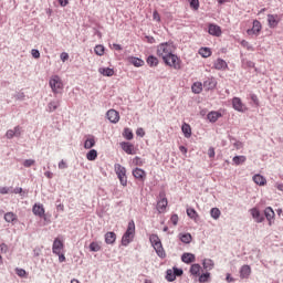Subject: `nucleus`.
I'll list each match as a JSON object with an SVG mask.
<instances>
[{"label": "nucleus", "instance_id": "obj_1", "mask_svg": "<svg viewBox=\"0 0 283 283\" xmlns=\"http://www.w3.org/2000/svg\"><path fill=\"white\" fill-rule=\"evenodd\" d=\"M176 52V45L174 42H164L157 45L156 54L159 59H163L164 63L174 70H180V59L174 54Z\"/></svg>", "mask_w": 283, "mask_h": 283}, {"label": "nucleus", "instance_id": "obj_12", "mask_svg": "<svg viewBox=\"0 0 283 283\" xmlns=\"http://www.w3.org/2000/svg\"><path fill=\"white\" fill-rule=\"evenodd\" d=\"M33 214L45 220V208L42 203H35L32 208Z\"/></svg>", "mask_w": 283, "mask_h": 283}, {"label": "nucleus", "instance_id": "obj_8", "mask_svg": "<svg viewBox=\"0 0 283 283\" xmlns=\"http://www.w3.org/2000/svg\"><path fill=\"white\" fill-rule=\"evenodd\" d=\"M63 249H65V245L63 244L61 239H59V238L54 239L53 247H52L53 253L55 255H61V253H63Z\"/></svg>", "mask_w": 283, "mask_h": 283}, {"label": "nucleus", "instance_id": "obj_20", "mask_svg": "<svg viewBox=\"0 0 283 283\" xmlns=\"http://www.w3.org/2000/svg\"><path fill=\"white\" fill-rule=\"evenodd\" d=\"M207 118L209 123H218V119L222 118V113L218 111H211L210 113H208Z\"/></svg>", "mask_w": 283, "mask_h": 283}, {"label": "nucleus", "instance_id": "obj_32", "mask_svg": "<svg viewBox=\"0 0 283 283\" xmlns=\"http://www.w3.org/2000/svg\"><path fill=\"white\" fill-rule=\"evenodd\" d=\"M179 239L181 240V242H184V244H190L192 237L190 233H180Z\"/></svg>", "mask_w": 283, "mask_h": 283}, {"label": "nucleus", "instance_id": "obj_42", "mask_svg": "<svg viewBox=\"0 0 283 283\" xmlns=\"http://www.w3.org/2000/svg\"><path fill=\"white\" fill-rule=\"evenodd\" d=\"M4 220L6 222H14V220H17V216L14 214V212H7L4 214Z\"/></svg>", "mask_w": 283, "mask_h": 283}, {"label": "nucleus", "instance_id": "obj_52", "mask_svg": "<svg viewBox=\"0 0 283 283\" xmlns=\"http://www.w3.org/2000/svg\"><path fill=\"white\" fill-rule=\"evenodd\" d=\"M178 220H179L178 214H172L170 217V222H171V224H174V227H176L178 224Z\"/></svg>", "mask_w": 283, "mask_h": 283}, {"label": "nucleus", "instance_id": "obj_24", "mask_svg": "<svg viewBox=\"0 0 283 283\" xmlns=\"http://www.w3.org/2000/svg\"><path fill=\"white\" fill-rule=\"evenodd\" d=\"M181 260L185 264H191V262H196V255L191 253H184Z\"/></svg>", "mask_w": 283, "mask_h": 283}, {"label": "nucleus", "instance_id": "obj_53", "mask_svg": "<svg viewBox=\"0 0 283 283\" xmlns=\"http://www.w3.org/2000/svg\"><path fill=\"white\" fill-rule=\"evenodd\" d=\"M15 273L19 275V277H25L27 275V272L23 269H15Z\"/></svg>", "mask_w": 283, "mask_h": 283}, {"label": "nucleus", "instance_id": "obj_19", "mask_svg": "<svg viewBox=\"0 0 283 283\" xmlns=\"http://www.w3.org/2000/svg\"><path fill=\"white\" fill-rule=\"evenodd\" d=\"M250 213L253 218V220L258 223H261L264 220V216L260 213V210L258 208L250 209Z\"/></svg>", "mask_w": 283, "mask_h": 283}, {"label": "nucleus", "instance_id": "obj_43", "mask_svg": "<svg viewBox=\"0 0 283 283\" xmlns=\"http://www.w3.org/2000/svg\"><path fill=\"white\" fill-rule=\"evenodd\" d=\"M123 136L124 138H126V140H132L134 138V133L132 132V129L125 128Z\"/></svg>", "mask_w": 283, "mask_h": 283}, {"label": "nucleus", "instance_id": "obj_51", "mask_svg": "<svg viewBox=\"0 0 283 283\" xmlns=\"http://www.w3.org/2000/svg\"><path fill=\"white\" fill-rule=\"evenodd\" d=\"M35 161L34 159H27L23 161V167H32L34 166Z\"/></svg>", "mask_w": 283, "mask_h": 283}, {"label": "nucleus", "instance_id": "obj_16", "mask_svg": "<svg viewBox=\"0 0 283 283\" xmlns=\"http://www.w3.org/2000/svg\"><path fill=\"white\" fill-rule=\"evenodd\" d=\"M208 32L211 36H222V29L218 24H209Z\"/></svg>", "mask_w": 283, "mask_h": 283}, {"label": "nucleus", "instance_id": "obj_25", "mask_svg": "<svg viewBox=\"0 0 283 283\" xmlns=\"http://www.w3.org/2000/svg\"><path fill=\"white\" fill-rule=\"evenodd\" d=\"M186 213L187 216L190 217L191 220H195V222H198V218H200V216L198 214V211H196V209L187 208Z\"/></svg>", "mask_w": 283, "mask_h": 283}, {"label": "nucleus", "instance_id": "obj_46", "mask_svg": "<svg viewBox=\"0 0 283 283\" xmlns=\"http://www.w3.org/2000/svg\"><path fill=\"white\" fill-rule=\"evenodd\" d=\"M133 165H135V167H143L145 165V160L140 157H135L133 159Z\"/></svg>", "mask_w": 283, "mask_h": 283}, {"label": "nucleus", "instance_id": "obj_40", "mask_svg": "<svg viewBox=\"0 0 283 283\" xmlns=\"http://www.w3.org/2000/svg\"><path fill=\"white\" fill-rule=\"evenodd\" d=\"M94 145H96V140H94V137L87 138L84 143V147L86 149H92V147H94Z\"/></svg>", "mask_w": 283, "mask_h": 283}, {"label": "nucleus", "instance_id": "obj_62", "mask_svg": "<svg viewBox=\"0 0 283 283\" xmlns=\"http://www.w3.org/2000/svg\"><path fill=\"white\" fill-rule=\"evenodd\" d=\"M136 135H137V136H140V138H143V137L145 136V129H143V128H137Z\"/></svg>", "mask_w": 283, "mask_h": 283}, {"label": "nucleus", "instance_id": "obj_54", "mask_svg": "<svg viewBox=\"0 0 283 283\" xmlns=\"http://www.w3.org/2000/svg\"><path fill=\"white\" fill-rule=\"evenodd\" d=\"M153 19L154 21H157V23H160V13H158L156 10L153 12Z\"/></svg>", "mask_w": 283, "mask_h": 283}, {"label": "nucleus", "instance_id": "obj_44", "mask_svg": "<svg viewBox=\"0 0 283 283\" xmlns=\"http://www.w3.org/2000/svg\"><path fill=\"white\" fill-rule=\"evenodd\" d=\"M210 277H211V273L206 272V273H203V274H201V275L199 276V282H200V283L209 282Z\"/></svg>", "mask_w": 283, "mask_h": 283}, {"label": "nucleus", "instance_id": "obj_3", "mask_svg": "<svg viewBox=\"0 0 283 283\" xmlns=\"http://www.w3.org/2000/svg\"><path fill=\"white\" fill-rule=\"evenodd\" d=\"M149 240L157 255L159 258H167V253L165 252V248H163V242L160 241V238L158 237V234H150Z\"/></svg>", "mask_w": 283, "mask_h": 283}, {"label": "nucleus", "instance_id": "obj_4", "mask_svg": "<svg viewBox=\"0 0 283 283\" xmlns=\"http://www.w3.org/2000/svg\"><path fill=\"white\" fill-rule=\"evenodd\" d=\"M115 174L123 187H127V168L120 164H115Z\"/></svg>", "mask_w": 283, "mask_h": 283}, {"label": "nucleus", "instance_id": "obj_45", "mask_svg": "<svg viewBox=\"0 0 283 283\" xmlns=\"http://www.w3.org/2000/svg\"><path fill=\"white\" fill-rule=\"evenodd\" d=\"M59 109V102H50L48 104V112H56Z\"/></svg>", "mask_w": 283, "mask_h": 283}, {"label": "nucleus", "instance_id": "obj_59", "mask_svg": "<svg viewBox=\"0 0 283 283\" xmlns=\"http://www.w3.org/2000/svg\"><path fill=\"white\" fill-rule=\"evenodd\" d=\"M172 273H175V277H180V275H182V270L174 268Z\"/></svg>", "mask_w": 283, "mask_h": 283}, {"label": "nucleus", "instance_id": "obj_29", "mask_svg": "<svg viewBox=\"0 0 283 283\" xmlns=\"http://www.w3.org/2000/svg\"><path fill=\"white\" fill-rule=\"evenodd\" d=\"M147 65H149V67H158V57L154 56V55H149L146 60Z\"/></svg>", "mask_w": 283, "mask_h": 283}, {"label": "nucleus", "instance_id": "obj_2", "mask_svg": "<svg viewBox=\"0 0 283 283\" xmlns=\"http://www.w3.org/2000/svg\"><path fill=\"white\" fill-rule=\"evenodd\" d=\"M134 238H136V223L132 220L128 222L126 232L122 237V245L128 247L130 242H134Z\"/></svg>", "mask_w": 283, "mask_h": 283}, {"label": "nucleus", "instance_id": "obj_11", "mask_svg": "<svg viewBox=\"0 0 283 283\" xmlns=\"http://www.w3.org/2000/svg\"><path fill=\"white\" fill-rule=\"evenodd\" d=\"M169 205V201L166 197H161V199L157 202V211L158 213H166L167 212V206Z\"/></svg>", "mask_w": 283, "mask_h": 283}, {"label": "nucleus", "instance_id": "obj_55", "mask_svg": "<svg viewBox=\"0 0 283 283\" xmlns=\"http://www.w3.org/2000/svg\"><path fill=\"white\" fill-rule=\"evenodd\" d=\"M31 54H32L33 59H41V53L39 52V50L33 49L31 51Z\"/></svg>", "mask_w": 283, "mask_h": 283}, {"label": "nucleus", "instance_id": "obj_38", "mask_svg": "<svg viewBox=\"0 0 283 283\" xmlns=\"http://www.w3.org/2000/svg\"><path fill=\"white\" fill-rule=\"evenodd\" d=\"M86 158H87V160H95L96 158H98V153L96 151V149H91L86 154Z\"/></svg>", "mask_w": 283, "mask_h": 283}, {"label": "nucleus", "instance_id": "obj_48", "mask_svg": "<svg viewBox=\"0 0 283 283\" xmlns=\"http://www.w3.org/2000/svg\"><path fill=\"white\" fill-rule=\"evenodd\" d=\"M190 8L198 10V8H200V0H190Z\"/></svg>", "mask_w": 283, "mask_h": 283}, {"label": "nucleus", "instance_id": "obj_6", "mask_svg": "<svg viewBox=\"0 0 283 283\" xmlns=\"http://www.w3.org/2000/svg\"><path fill=\"white\" fill-rule=\"evenodd\" d=\"M261 32H262V22H260L259 20H254L252 22V28L248 29L247 34H249V36H260Z\"/></svg>", "mask_w": 283, "mask_h": 283}, {"label": "nucleus", "instance_id": "obj_17", "mask_svg": "<svg viewBox=\"0 0 283 283\" xmlns=\"http://www.w3.org/2000/svg\"><path fill=\"white\" fill-rule=\"evenodd\" d=\"M280 23V15L277 14H268V25L269 28H277Z\"/></svg>", "mask_w": 283, "mask_h": 283}, {"label": "nucleus", "instance_id": "obj_15", "mask_svg": "<svg viewBox=\"0 0 283 283\" xmlns=\"http://www.w3.org/2000/svg\"><path fill=\"white\" fill-rule=\"evenodd\" d=\"M126 61L130 65H134V67H143V65H145V61H143L140 57H136V56H128L126 59Z\"/></svg>", "mask_w": 283, "mask_h": 283}, {"label": "nucleus", "instance_id": "obj_10", "mask_svg": "<svg viewBox=\"0 0 283 283\" xmlns=\"http://www.w3.org/2000/svg\"><path fill=\"white\" fill-rule=\"evenodd\" d=\"M106 117L108 118L109 123H118V120H120V114L118 113V111L116 109H109L106 113Z\"/></svg>", "mask_w": 283, "mask_h": 283}, {"label": "nucleus", "instance_id": "obj_34", "mask_svg": "<svg viewBox=\"0 0 283 283\" xmlns=\"http://www.w3.org/2000/svg\"><path fill=\"white\" fill-rule=\"evenodd\" d=\"M201 266L198 263H195L190 266V273L191 275H200Z\"/></svg>", "mask_w": 283, "mask_h": 283}, {"label": "nucleus", "instance_id": "obj_31", "mask_svg": "<svg viewBox=\"0 0 283 283\" xmlns=\"http://www.w3.org/2000/svg\"><path fill=\"white\" fill-rule=\"evenodd\" d=\"M199 54H200V56H202V59H209V56H211L212 52L209 48H200Z\"/></svg>", "mask_w": 283, "mask_h": 283}, {"label": "nucleus", "instance_id": "obj_7", "mask_svg": "<svg viewBox=\"0 0 283 283\" xmlns=\"http://www.w3.org/2000/svg\"><path fill=\"white\" fill-rule=\"evenodd\" d=\"M232 107L235 109V112H241V114H244L249 108L244 103H242V98L240 97H233L232 98Z\"/></svg>", "mask_w": 283, "mask_h": 283}, {"label": "nucleus", "instance_id": "obj_22", "mask_svg": "<svg viewBox=\"0 0 283 283\" xmlns=\"http://www.w3.org/2000/svg\"><path fill=\"white\" fill-rule=\"evenodd\" d=\"M251 275V266L250 265H243L240 269V279L241 280H248V277Z\"/></svg>", "mask_w": 283, "mask_h": 283}, {"label": "nucleus", "instance_id": "obj_63", "mask_svg": "<svg viewBox=\"0 0 283 283\" xmlns=\"http://www.w3.org/2000/svg\"><path fill=\"white\" fill-rule=\"evenodd\" d=\"M0 253H8V247L4 243L0 244Z\"/></svg>", "mask_w": 283, "mask_h": 283}, {"label": "nucleus", "instance_id": "obj_61", "mask_svg": "<svg viewBox=\"0 0 283 283\" xmlns=\"http://www.w3.org/2000/svg\"><path fill=\"white\" fill-rule=\"evenodd\" d=\"M59 169H67V163H65V160H61L59 163Z\"/></svg>", "mask_w": 283, "mask_h": 283}, {"label": "nucleus", "instance_id": "obj_41", "mask_svg": "<svg viewBox=\"0 0 283 283\" xmlns=\"http://www.w3.org/2000/svg\"><path fill=\"white\" fill-rule=\"evenodd\" d=\"M166 280L168 282H175L176 281V274L174 273V270H167Z\"/></svg>", "mask_w": 283, "mask_h": 283}, {"label": "nucleus", "instance_id": "obj_26", "mask_svg": "<svg viewBox=\"0 0 283 283\" xmlns=\"http://www.w3.org/2000/svg\"><path fill=\"white\" fill-rule=\"evenodd\" d=\"M202 266L205 271H212L213 266H216V263H213V260L211 259H205L202 261Z\"/></svg>", "mask_w": 283, "mask_h": 283}, {"label": "nucleus", "instance_id": "obj_23", "mask_svg": "<svg viewBox=\"0 0 283 283\" xmlns=\"http://www.w3.org/2000/svg\"><path fill=\"white\" fill-rule=\"evenodd\" d=\"M104 238L107 244H114L116 242V232H106Z\"/></svg>", "mask_w": 283, "mask_h": 283}, {"label": "nucleus", "instance_id": "obj_60", "mask_svg": "<svg viewBox=\"0 0 283 283\" xmlns=\"http://www.w3.org/2000/svg\"><path fill=\"white\" fill-rule=\"evenodd\" d=\"M13 134H14L17 137L21 136V126H15V127L13 128Z\"/></svg>", "mask_w": 283, "mask_h": 283}, {"label": "nucleus", "instance_id": "obj_39", "mask_svg": "<svg viewBox=\"0 0 283 283\" xmlns=\"http://www.w3.org/2000/svg\"><path fill=\"white\" fill-rule=\"evenodd\" d=\"M94 52L97 56H103L105 54V46L97 44L94 49Z\"/></svg>", "mask_w": 283, "mask_h": 283}, {"label": "nucleus", "instance_id": "obj_49", "mask_svg": "<svg viewBox=\"0 0 283 283\" xmlns=\"http://www.w3.org/2000/svg\"><path fill=\"white\" fill-rule=\"evenodd\" d=\"M250 98H251L252 103H254V105H255L256 107H260V98H258V95H255V94H250Z\"/></svg>", "mask_w": 283, "mask_h": 283}, {"label": "nucleus", "instance_id": "obj_58", "mask_svg": "<svg viewBox=\"0 0 283 283\" xmlns=\"http://www.w3.org/2000/svg\"><path fill=\"white\" fill-rule=\"evenodd\" d=\"M6 136H7V138H9V140H10V139H12L14 136H17V135H14V130H13V129H9V130H7Z\"/></svg>", "mask_w": 283, "mask_h": 283}, {"label": "nucleus", "instance_id": "obj_56", "mask_svg": "<svg viewBox=\"0 0 283 283\" xmlns=\"http://www.w3.org/2000/svg\"><path fill=\"white\" fill-rule=\"evenodd\" d=\"M60 59L63 63H65V61L70 59V54H67L66 52H63L61 53Z\"/></svg>", "mask_w": 283, "mask_h": 283}, {"label": "nucleus", "instance_id": "obj_36", "mask_svg": "<svg viewBox=\"0 0 283 283\" xmlns=\"http://www.w3.org/2000/svg\"><path fill=\"white\" fill-rule=\"evenodd\" d=\"M210 216H211V218H213V220H218L220 218V216H222V212L218 208H212L210 210Z\"/></svg>", "mask_w": 283, "mask_h": 283}, {"label": "nucleus", "instance_id": "obj_50", "mask_svg": "<svg viewBox=\"0 0 283 283\" xmlns=\"http://www.w3.org/2000/svg\"><path fill=\"white\" fill-rule=\"evenodd\" d=\"M241 45H242V48H245L247 50H250L251 52H253V46H251V44H249V41L242 40Z\"/></svg>", "mask_w": 283, "mask_h": 283}, {"label": "nucleus", "instance_id": "obj_28", "mask_svg": "<svg viewBox=\"0 0 283 283\" xmlns=\"http://www.w3.org/2000/svg\"><path fill=\"white\" fill-rule=\"evenodd\" d=\"M253 181L255 182V185H259L260 187H264V185H266V178H264V176L262 175H254Z\"/></svg>", "mask_w": 283, "mask_h": 283}, {"label": "nucleus", "instance_id": "obj_57", "mask_svg": "<svg viewBox=\"0 0 283 283\" xmlns=\"http://www.w3.org/2000/svg\"><path fill=\"white\" fill-rule=\"evenodd\" d=\"M208 156L209 158H216V149L213 147L208 149Z\"/></svg>", "mask_w": 283, "mask_h": 283}, {"label": "nucleus", "instance_id": "obj_21", "mask_svg": "<svg viewBox=\"0 0 283 283\" xmlns=\"http://www.w3.org/2000/svg\"><path fill=\"white\" fill-rule=\"evenodd\" d=\"M217 85H218V82L213 77H210L203 82V87L208 92L209 90H216Z\"/></svg>", "mask_w": 283, "mask_h": 283}, {"label": "nucleus", "instance_id": "obj_14", "mask_svg": "<svg viewBox=\"0 0 283 283\" xmlns=\"http://www.w3.org/2000/svg\"><path fill=\"white\" fill-rule=\"evenodd\" d=\"M133 176L134 178H136V180L145 182V179L147 178V172H145V170L142 168H135L133 169Z\"/></svg>", "mask_w": 283, "mask_h": 283}, {"label": "nucleus", "instance_id": "obj_5", "mask_svg": "<svg viewBox=\"0 0 283 283\" xmlns=\"http://www.w3.org/2000/svg\"><path fill=\"white\" fill-rule=\"evenodd\" d=\"M49 85L53 94H60V92L63 90V80H61L59 75H53L49 81Z\"/></svg>", "mask_w": 283, "mask_h": 283}, {"label": "nucleus", "instance_id": "obj_35", "mask_svg": "<svg viewBox=\"0 0 283 283\" xmlns=\"http://www.w3.org/2000/svg\"><path fill=\"white\" fill-rule=\"evenodd\" d=\"M193 94H200L202 92V84L200 82H195L191 86Z\"/></svg>", "mask_w": 283, "mask_h": 283}, {"label": "nucleus", "instance_id": "obj_9", "mask_svg": "<svg viewBox=\"0 0 283 283\" xmlns=\"http://www.w3.org/2000/svg\"><path fill=\"white\" fill-rule=\"evenodd\" d=\"M264 216L269 222V227H273L275 222V211H273V208L271 207L265 208Z\"/></svg>", "mask_w": 283, "mask_h": 283}, {"label": "nucleus", "instance_id": "obj_13", "mask_svg": "<svg viewBox=\"0 0 283 283\" xmlns=\"http://www.w3.org/2000/svg\"><path fill=\"white\" fill-rule=\"evenodd\" d=\"M120 147L125 154H128L129 156H134L136 154V148L134 147V144L124 142L120 144Z\"/></svg>", "mask_w": 283, "mask_h": 283}, {"label": "nucleus", "instance_id": "obj_64", "mask_svg": "<svg viewBox=\"0 0 283 283\" xmlns=\"http://www.w3.org/2000/svg\"><path fill=\"white\" fill-rule=\"evenodd\" d=\"M11 193H23V188H15V189L11 188Z\"/></svg>", "mask_w": 283, "mask_h": 283}, {"label": "nucleus", "instance_id": "obj_33", "mask_svg": "<svg viewBox=\"0 0 283 283\" xmlns=\"http://www.w3.org/2000/svg\"><path fill=\"white\" fill-rule=\"evenodd\" d=\"M88 249L93 253H98V251H101L102 247H101V243H98L97 241H93V242H91Z\"/></svg>", "mask_w": 283, "mask_h": 283}, {"label": "nucleus", "instance_id": "obj_18", "mask_svg": "<svg viewBox=\"0 0 283 283\" xmlns=\"http://www.w3.org/2000/svg\"><path fill=\"white\" fill-rule=\"evenodd\" d=\"M214 70H220L224 72V70H229V64H227V61L222 59H217L213 63Z\"/></svg>", "mask_w": 283, "mask_h": 283}, {"label": "nucleus", "instance_id": "obj_37", "mask_svg": "<svg viewBox=\"0 0 283 283\" xmlns=\"http://www.w3.org/2000/svg\"><path fill=\"white\" fill-rule=\"evenodd\" d=\"M232 163H234V165H242L244 163H247V157L245 156H235L232 159Z\"/></svg>", "mask_w": 283, "mask_h": 283}, {"label": "nucleus", "instance_id": "obj_30", "mask_svg": "<svg viewBox=\"0 0 283 283\" xmlns=\"http://www.w3.org/2000/svg\"><path fill=\"white\" fill-rule=\"evenodd\" d=\"M98 72L102 74V76H114L115 74L114 69L111 67H99Z\"/></svg>", "mask_w": 283, "mask_h": 283}, {"label": "nucleus", "instance_id": "obj_47", "mask_svg": "<svg viewBox=\"0 0 283 283\" xmlns=\"http://www.w3.org/2000/svg\"><path fill=\"white\" fill-rule=\"evenodd\" d=\"M12 193V187H0V195L6 196Z\"/></svg>", "mask_w": 283, "mask_h": 283}, {"label": "nucleus", "instance_id": "obj_27", "mask_svg": "<svg viewBox=\"0 0 283 283\" xmlns=\"http://www.w3.org/2000/svg\"><path fill=\"white\" fill-rule=\"evenodd\" d=\"M181 132L185 135V138H191V125L184 123L181 126Z\"/></svg>", "mask_w": 283, "mask_h": 283}]
</instances>
